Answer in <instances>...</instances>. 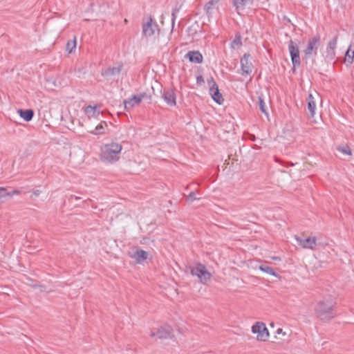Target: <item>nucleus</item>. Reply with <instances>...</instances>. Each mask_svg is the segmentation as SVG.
<instances>
[{
  "mask_svg": "<svg viewBox=\"0 0 354 354\" xmlns=\"http://www.w3.org/2000/svg\"><path fill=\"white\" fill-rule=\"evenodd\" d=\"M40 192H41L38 189L33 191L31 198H33L34 197H37L40 194Z\"/></svg>",
  "mask_w": 354,
  "mask_h": 354,
  "instance_id": "nucleus-33",
  "label": "nucleus"
},
{
  "mask_svg": "<svg viewBox=\"0 0 354 354\" xmlns=\"http://www.w3.org/2000/svg\"><path fill=\"white\" fill-rule=\"evenodd\" d=\"M178 12H179V9L177 8H175L172 9V12H171V26H172V29L174 27L175 21H176V17H177V13Z\"/></svg>",
  "mask_w": 354,
  "mask_h": 354,
  "instance_id": "nucleus-30",
  "label": "nucleus"
},
{
  "mask_svg": "<svg viewBox=\"0 0 354 354\" xmlns=\"http://www.w3.org/2000/svg\"><path fill=\"white\" fill-rule=\"evenodd\" d=\"M259 270L269 275L278 277V274L274 272V269L266 264H262L259 266Z\"/></svg>",
  "mask_w": 354,
  "mask_h": 354,
  "instance_id": "nucleus-24",
  "label": "nucleus"
},
{
  "mask_svg": "<svg viewBox=\"0 0 354 354\" xmlns=\"http://www.w3.org/2000/svg\"><path fill=\"white\" fill-rule=\"evenodd\" d=\"M145 93H141L139 95H133L128 100H125L124 103V109L126 110H129L130 109L134 107L135 106L139 104L142 100L143 99Z\"/></svg>",
  "mask_w": 354,
  "mask_h": 354,
  "instance_id": "nucleus-13",
  "label": "nucleus"
},
{
  "mask_svg": "<svg viewBox=\"0 0 354 354\" xmlns=\"http://www.w3.org/2000/svg\"><path fill=\"white\" fill-rule=\"evenodd\" d=\"M242 46V41L241 35H236L235 38L230 44L232 49H238Z\"/></svg>",
  "mask_w": 354,
  "mask_h": 354,
  "instance_id": "nucleus-25",
  "label": "nucleus"
},
{
  "mask_svg": "<svg viewBox=\"0 0 354 354\" xmlns=\"http://www.w3.org/2000/svg\"><path fill=\"white\" fill-rule=\"evenodd\" d=\"M122 147L118 142L106 144L101 147V158L108 162H114L119 160Z\"/></svg>",
  "mask_w": 354,
  "mask_h": 354,
  "instance_id": "nucleus-1",
  "label": "nucleus"
},
{
  "mask_svg": "<svg viewBox=\"0 0 354 354\" xmlns=\"http://www.w3.org/2000/svg\"><path fill=\"white\" fill-rule=\"evenodd\" d=\"M259 106L261 112L267 115L268 112L266 109V103L261 97H259Z\"/></svg>",
  "mask_w": 354,
  "mask_h": 354,
  "instance_id": "nucleus-28",
  "label": "nucleus"
},
{
  "mask_svg": "<svg viewBox=\"0 0 354 354\" xmlns=\"http://www.w3.org/2000/svg\"><path fill=\"white\" fill-rule=\"evenodd\" d=\"M218 0H210L204 6V10L208 17L212 16L214 11L218 8Z\"/></svg>",
  "mask_w": 354,
  "mask_h": 354,
  "instance_id": "nucleus-17",
  "label": "nucleus"
},
{
  "mask_svg": "<svg viewBox=\"0 0 354 354\" xmlns=\"http://www.w3.org/2000/svg\"><path fill=\"white\" fill-rule=\"evenodd\" d=\"M121 70H122V66L109 68L104 71V75H105V76L116 75L120 74V73L121 72Z\"/></svg>",
  "mask_w": 354,
  "mask_h": 354,
  "instance_id": "nucleus-23",
  "label": "nucleus"
},
{
  "mask_svg": "<svg viewBox=\"0 0 354 354\" xmlns=\"http://www.w3.org/2000/svg\"><path fill=\"white\" fill-rule=\"evenodd\" d=\"M172 329L169 325H164L157 328L156 330H151V337L158 339H167L171 337Z\"/></svg>",
  "mask_w": 354,
  "mask_h": 354,
  "instance_id": "nucleus-9",
  "label": "nucleus"
},
{
  "mask_svg": "<svg viewBox=\"0 0 354 354\" xmlns=\"http://www.w3.org/2000/svg\"><path fill=\"white\" fill-rule=\"evenodd\" d=\"M321 45L319 35H316L310 38L308 41L306 48L304 50V59H308L315 58L317 55V50Z\"/></svg>",
  "mask_w": 354,
  "mask_h": 354,
  "instance_id": "nucleus-3",
  "label": "nucleus"
},
{
  "mask_svg": "<svg viewBox=\"0 0 354 354\" xmlns=\"http://www.w3.org/2000/svg\"><path fill=\"white\" fill-rule=\"evenodd\" d=\"M288 50L293 67L296 68L299 66L301 64V59L297 44L292 40H290L288 43Z\"/></svg>",
  "mask_w": 354,
  "mask_h": 354,
  "instance_id": "nucleus-6",
  "label": "nucleus"
},
{
  "mask_svg": "<svg viewBox=\"0 0 354 354\" xmlns=\"http://www.w3.org/2000/svg\"><path fill=\"white\" fill-rule=\"evenodd\" d=\"M254 0H233V5L236 10L243 9L246 6L253 3Z\"/></svg>",
  "mask_w": 354,
  "mask_h": 354,
  "instance_id": "nucleus-21",
  "label": "nucleus"
},
{
  "mask_svg": "<svg viewBox=\"0 0 354 354\" xmlns=\"http://www.w3.org/2000/svg\"><path fill=\"white\" fill-rule=\"evenodd\" d=\"M132 258L136 260L138 263H141L148 258V252L139 249L132 255Z\"/></svg>",
  "mask_w": 354,
  "mask_h": 354,
  "instance_id": "nucleus-19",
  "label": "nucleus"
},
{
  "mask_svg": "<svg viewBox=\"0 0 354 354\" xmlns=\"http://www.w3.org/2000/svg\"><path fill=\"white\" fill-rule=\"evenodd\" d=\"M162 97L167 105L170 106L176 105V96L173 88H164L162 92Z\"/></svg>",
  "mask_w": 354,
  "mask_h": 354,
  "instance_id": "nucleus-11",
  "label": "nucleus"
},
{
  "mask_svg": "<svg viewBox=\"0 0 354 354\" xmlns=\"http://www.w3.org/2000/svg\"><path fill=\"white\" fill-rule=\"evenodd\" d=\"M185 57L189 59V62L201 64L203 62V55L202 54L198 51H189L186 55Z\"/></svg>",
  "mask_w": 354,
  "mask_h": 354,
  "instance_id": "nucleus-16",
  "label": "nucleus"
},
{
  "mask_svg": "<svg viewBox=\"0 0 354 354\" xmlns=\"http://www.w3.org/2000/svg\"><path fill=\"white\" fill-rule=\"evenodd\" d=\"M213 84L209 88V93L214 100L217 104H221L224 100L223 98L222 95L220 93L218 86L216 83L212 80Z\"/></svg>",
  "mask_w": 354,
  "mask_h": 354,
  "instance_id": "nucleus-14",
  "label": "nucleus"
},
{
  "mask_svg": "<svg viewBox=\"0 0 354 354\" xmlns=\"http://www.w3.org/2000/svg\"><path fill=\"white\" fill-rule=\"evenodd\" d=\"M337 150L344 155H351V150L348 146H339L337 147Z\"/></svg>",
  "mask_w": 354,
  "mask_h": 354,
  "instance_id": "nucleus-27",
  "label": "nucleus"
},
{
  "mask_svg": "<svg viewBox=\"0 0 354 354\" xmlns=\"http://www.w3.org/2000/svg\"><path fill=\"white\" fill-rule=\"evenodd\" d=\"M252 332L257 334V339L259 341H266L269 337V333L266 325L262 322H257L252 327Z\"/></svg>",
  "mask_w": 354,
  "mask_h": 354,
  "instance_id": "nucleus-7",
  "label": "nucleus"
},
{
  "mask_svg": "<svg viewBox=\"0 0 354 354\" xmlns=\"http://www.w3.org/2000/svg\"><path fill=\"white\" fill-rule=\"evenodd\" d=\"M19 115L26 122L30 121L34 115V111L32 109H19Z\"/></svg>",
  "mask_w": 354,
  "mask_h": 354,
  "instance_id": "nucleus-20",
  "label": "nucleus"
},
{
  "mask_svg": "<svg viewBox=\"0 0 354 354\" xmlns=\"http://www.w3.org/2000/svg\"><path fill=\"white\" fill-rule=\"evenodd\" d=\"M196 194L194 192H192L187 196V200L189 201V202H192L194 201V200H196V199H198V198H196Z\"/></svg>",
  "mask_w": 354,
  "mask_h": 354,
  "instance_id": "nucleus-32",
  "label": "nucleus"
},
{
  "mask_svg": "<svg viewBox=\"0 0 354 354\" xmlns=\"http://www.w3.org/2000/svg\"><path fill=\"white\" fill-rule=\"evenodd\" d=\"M251 56L249 53H245L240 60L242 75H249L252 73L253 64L250 61Z\"/></svg>",
  "mask_w": 354,
  "mask_h": 354,
  "instance_id": "nucleus-8",
  "label": "nucleus"
},
{
  "mask_svg": "<svg viewBox=\"0 0 354 354\" xmlns=\"http://www.w3.org/2000/svg\"><path fill=\"white\" fill-rule=\"evenodd\" d=\"M191 274L196 276L202 283H206L210 279L212 275L207 270L205 266L201 263H198L191 269Z\"/></svg>",
  "mask_w": 354,
  "mask_h": 354,
  "instance_id": "nucleus-4",
  "label": "nucleus"
},
{
  "mask_svg": "<svg viewBox=\"0 0 354 354\" xmlns=\"http://www.w3.org/2000/svg\"><path fill=\"white\" fill-rule=\"evenodd\" d=\"M9 192H7L4 187H0V199L9 196Z\"/></svg>",
  "mask_w": 354,
  "mask_h": 354,
  "instance_id": "nucleus-31",
  "label": "nucleus"
},
{
  "mask_svg": "<svg viewBox=\"0 0 354 354\" xmlns=\"http://www.w3.org/2000/svg\"><path fill=\"white\" fill-rule=\"evenodd\" d=\"M282 332H283V330L281 328H278L277 330V334H281V333H282Z\"/></svg>",
  "mask_w": 354,
  "mask_h": 354,
  "instance_id": "nucleus-36",
  "label": "nucleus"
},
{
  "mask_svg": "<svg viewBox=\"0 0 354 354\" xmlns=\"http://www.w3.org/2000/svg\"><path fill=\"white\" fill-rule=\"evenodd\" d=\"M84 113L88 118H97L102 112L100 107L88 105L84 108Z\"/></svg>",
  "mask_w": 354,
  "mask_h": 354,
  "instance_id": "nucleus-15",
  "label": "nucleus"
},
{
  "mask_svg": "<svg viewBox=\"0 0 354 354\" xmlns=\"http://www.w3.org/2000/svg\"><path fill=\"white\" fill-rule=\"evenodd\" d=\"M200 81L203 82V77L201 76L197 77V82L198 83Z\"/></svg>",
  "mask_w": 354,
  "mask_h": 354,
  "instance_id": "nucleus-35",
  "label": "nucleus"
},
{
  "mask_svg": "<svg viewBox=\"0 0 354 354\" xmlns=\"http://www.w3.org/2000/svg\"><path fill=\"white\" fill-rule=\"evenodd\" d=\"M158 29V25L153 21L152 17L149 16L147 19H143L142 21V35L146 37H150L155 33L156 30Z\"/></svg>",
  "mask_w": 354,
  "mask_h": 354,
  "instance_id": "nucleus-5",
  "label": "nucleus"
},
{
  "mask_svg": "<svg viewBox=\"0 0 354 354\" xmlns=\"http://www.w3.org/2000/svg\"><path fill=\"white\" fill-rule=\"evenodd\" d=\"M337 36H335L328 44L326 50V57L330 60H333L335 57V49L337 48Z\"/></svg>",
  "mask_w": 354,
  "mask_h": 354,
  "instance_id": "nucleus-12",
  "label": "nucleus"
},
{
  "mask_svg": "<svg viewBox=\"0 0 354 354\" xmlns=\"http://www.w3.org/2000/svg\"><path fill=\"white\" fill-rule=\"evenodd\" d=\"M107 127V124L104 121H102L98 125L96 126L95 129L91 133L94 135H101L104 133L105 129Z\"/></svg>",
  "mask_w": 354,
  "mask_h": 354,
  "instance_id": "nucleus-22",
  "label": "nucleus"
},
{
  "mask_svg": "<svg viewBox=\"0 0 354 354\" xmlns=\"http://www.w3.org/2000/svg\"><path fill=\"white\" fill-rule=\"evenodd\" d=\"M307 104H308V110L310 112V115L311 117H314L315 115L316 110V102L315 99L313 94L310 93L306 99Z\"/></svg>",
  "mask_w": 354,
  "mask_h": 354,
  "instance_id": "nucleus-18",
  "label": "nucleus"
},
{
  "mask_svg": "<svg viewBox=\"0 0 354 354\" xmlns=\"http://www.w3.org/2000/svg\"><path fill=\"white\" fill-rule=\"evenodd\" d=\"M9 196H12L13 195H15V194H20V192L19 190H17V189H15L12 192H9Z\"/></svg>",
  "mask_w": 354,
  "mask_h": 354,
  "instance_id": "nucleus-34",
  "label": "nucleus"
},
{
  "mask_svg": "<svg viewBox=\"0 0 354 354\" xmlns=\"http://www.w3.org/2000/svg\"><path fill=\"white\" fill-rule=\"evenodd\" d=\"M295 239L297 240V243L305 249H310L315 250V246L317 245V239L316 237H310L308 236L307 238L303 239L299 236H295Z\"/></svg>",
  "mask_w": 354,
  "mask_h": 354,
  "instance_id": "nucleus-10",
  "label": "nucleus"
},
{
  "mask_svg": "<svg viewBox=\"0 0 354 354\" xmlns=\"http://www.w3.org/2000/svg\"><path fill=\"white\" fill-rule=\"evenodd\" d=\"M335 302L332 300H326L318 303L315 308L317 316L324 321H328L335 317L333 312Z\"/></svg>",
  "mask_w": 354,
  "mask_h": 354,
  "instance_id": "nucleus-2",
  "label": "nucleus"
},
{
  "mask_svg": "<svg viewBox=\"0 0 354 354\" xmlns=\"http://www.w3.org/2000/svg\"><path fill=\"white\" fill-rule=\"evenodd\" d=\"M76 47V40L74 39L73 41H68L66 44V50L71 53H72L73 50L75 49Z\"/></svg>",
  "mask_w": 354,
  "mask_h": 354,
  "instance_id": "nucleus-29",
  "label": "nucleus"
},
{
  "mask_svg": "<svg viewBox=\"0 0 354 354\" xmlns=\"http://www.w3.org/2000/svg\"><path fill=\"white\" fill-rule=\"evenodd\" d=\"M354 59V49H351V46H349L348 50L346 52L345 55V60L348 63L351 64Z\"/></svg>",
  "mask_w": 354,
  "mask_h": 354,
  "instance_id": "nucleus-26",
  "label": "nucleus"
}]
</instances>
